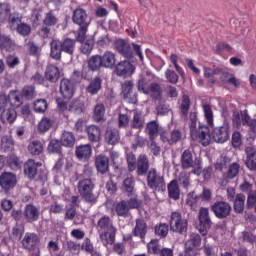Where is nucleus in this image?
Returning a JSON list of instances; mask_svg holds the SVG:
<instances>
[{"label":"nucleus","instance_id":"nucleus-9","mask_svg":"<svg viewBox=\"0 0 256 256\" xmlns=\"http://www.w3.org/2000/svg\"><path fill=\"white\" fill-rule=\"evenodd\" d=\"M231 134V125L227 120L224 121L222 126L216 127L212 131V139L216 143H225L229 141V135Z\"/></svg>","mask_w":256,"mask_h":256},{"label":"nucleus","instance_id":"nucleus-31","mask_svg":"<svg viewBox=\"0 0 256 256\" xmlns=\"http://www.w3.org/2000/svg\"><path fill=\"white\" fill-rule=\"evenodd\" d=\"M145 133L149 136L150 141H155L159 136V123L152 120L146 124Z\"/></svg>","mask_w":256,"mask_h":256},{"label":"nucleus","instance_id":"nucleus-39","mask_svg":"<svg viewBox=\"0 0 256 256\" xmlns=\"http://www.w3.org/2000/svg\"><path fill=\"white\" fill-rule=\"evenodd\" d=\"M220 81L222 83H228L229 85H233L234 87H239L241 83H239V80L235 77V74L230 72H222Z\"/></svg>","mask_w":256,"mask_h":256},{"label":"nucleus","instance_id":"nucleus-7","mask_svg":"<svg viewBox=\"0 0 256 256\" xmlns=\"http://www.w3.org/2000/svg\"><path fill=\"white\" fill-rule=\"evenodd\" d=\"M147 175V185L149 189H152L153 191H165L167 189L165 185V178L157 172V169L151 168Z\"/></svg>","mask_w":256,"mask_h":256},{"label":"nucleus","instance_id":"nucleus-23","mask_svg":"<svg viewBox=\"0 0 256 256\" xmlns=\"http://www.w3.org/2000/svg\"><path fill=\"white\" fill-rule=\"evenodd\" d=\"M95 167L96 171L101 175H105L109 171V157L105 154H99L95 156Z\"/></svg>","mask_w":256,"mask_h":256},{"label":"nucleus","instance_id":"nucleus-21","mask_svg":"<svg viewBox=\"0 0 256 256\" xmlns=\"http://www.w3.org/2000/svg\"><path fill=\"white\" fill-rule=\"evenodd\" d=\"M155 79V75L149 71L145 73L140 79L138 80V91L144 93V95H149V83Z\"/></svg>","mask_w":256,"mask_h":256},{"label":"nucleus","instance_id":"nucleus-63","mask_svg":"<svg viewBox=\"0 0 256 256\" xmlns=\"http://www.w3.org/2000/svg\"><path fill=\"white\" fill-rule=\"evenodd\" d=\"M48 151L50 153L61 154V142H59V140L56 139L51 140L48 145Z\"/></svg>","mask_w":256,"mask_h":256},{"label":"nucleus","instance_id":"nucleus-47","mask_svg":"<svg viewBox=\"0 0 256 256\" xmlns=\"http://www.w3.org/2000/svg\"><path fill=\"white\" fill-rule=\"evenodd\" d=\"M122 189L124 193H127L128 195H133L135 191V178L133 177H127L123 181Z\"/></svg>","mask_w":256,"mask_h":256},{"label":"nucleus","instance_id":"nucleus-61","mask_svg":"<svg viewBox=\"0 0 256 256\" xmlns=\"http://www.w3.org/2000/svg\"><path fill=\"white\" fill-rule=\"evenodd\" d=\"M0 47L1 49H5L6 51H9V49L13 47V41L9 36L2 35L0 36Z\"/></svg>","mask_w":256,"mask_h":256},{"label":"nucleus","instance_id":"nucleus-36","mask_svg":"<svg viewBox=\"0 0 256 256\" xmlns=\"http://www.w3.org/2000/svg\"><path fill=\"white\" fill-rule=\"evenodd\" d=\"M241 121L242 125H244L245 127H250L251 131L255 133L256 119H251V116H249V112H247V110L241 111Z\"/></svg>","mask_w":256,"mask_h":256},{"label":"nucleus","instance_id":"nucleus-25","mask_svg":"<svg viewBox=\"0 0 256 256\" xmlns=\"http://www.w3.org/2000/svg\"><path fill=\"white\" fill-rule=\"evenodd\" d=\"M104 139L108 145H117L121 141V135L117 128L108 126L105 131Z\"/></svg>","mask_w":256,"mask_h":256},{"label":"nucleus","instance_id":"nucleus-22","mask_svg":"<svg viewBox=\"0 0 256 256\" xmlns=\"http://www.w3.org/2000/svg\"><path fill=\"white\" fill-rule=\"evenodd\" d=\"M75 155L79 161H89L91 159V155H93V149L91 145L84 144L76 147Z\"/></svg>","mask_w":256,"mask_h":256},{"label":"nucleus","instance_id":"nucleus-33","mask_svg":"<svg viewBox=\"0 0 256 256\" xmlns=\"http://www.w3.org/2000/svg\"><path fill=\"white\" fill-rule=\"evenodd\" d=\"M102 67H105L106 69H113L115 67V64L117 63V58L115 56V53L111 51H106L102 56Z\"/></svg>","mask_w":256,"mask_h":256},{"label":"nucleus","instance_id":"nucleus-59","mask_svg":"<svg viewBox=\"0 0 256 256\" xmlns=\"http://www.w3.org/2000/svg\"><path fill=\"white\" fill-rule=\"evenodd\" d=\"M246 153V165H249V161H253L256 158V147L255 146H247L245 148Z\"/></svg>","mask_w":256,"mask_h":256},{"label":"nucleus","instance_id":"nucleus-42","mask_svg":"<svg viewBox=\"0 0 256 256\" xmlns=\"http://www.w3.org/2000/svg\"><path fill=\"white\" fill-rule=\"evenodd\" d=\"M88 67L91 71H99L103 67L101 55H94L88 61Z\"/></svg>","mask_w":256,"mask_h":256},{"label":"nucleus","instance_id":"nucleus-44","mask_svg":"<svg viewBox=\"0 0 256 256\" xmlns=\"http://www.w3.org/2000/svg\"><path fill=\"white\" fill-rule=\"evenodd\" d=\"M75 43L76 41L71 38H66L61 42L62 51L68 55H73L75 53Z\"/></svg>","mask_w":256,"mask_h":256},{"label":"nucleus","instance_id":"nucleus-51","mask_svg":"<svg viewBox=\"0 0 256 256\" xmlns=\"http://www.w3.org/2000/svg\"><path fill=\"white\" fill-rule=\"evenodd\" d=\"M127 161V169L129 173H133L137 169V157L133 154V152L126 154Z\"/></svg>","mask_w":256,"mask_h":256},{"label":"nucleus","instance_id":"nucleus-53","mask_svg":"<svg viewBox=\"0 0 256 256\" xmlns=\"http://www.w3.org/2000/svg\"><path fill=\"white\" fill-rule=\"evenodd\" d=\"M28 151L31 155H41L43 153V144L39 141H33L28 145Z\"/></svg>","mask_w":256,"mask_h":256},{"label":"nucleus","instance_id":"nucleus-13","mask_svg":"<svg viewBox=\"0 0 256 256\" xmlns=\"http://www.w3.org/2000/svg\"><path fill=\"white\" fill-rule=\"evenodd\" d=\"M241 169V165L239 163H232L228 170L222 175V179L220 181L221 187H227L235 177L239 175V170Z\"/></svg>","mask_w":256,"mask_h":256},{"label":"nucleus","instance_id":"nucleus-41","mask_svg":"<svg viewBox=\"0 0 256 256\" xmlns=\"http://www.w3.org/2000/svg\"><path fill=\"white\" fill-rule=\"evenodd\" d=\"M1 144L2 149H4L5 153H12V151H15V140H13V137H2Z\"/></svg>","mask_w":256,"mask_h":256},{"label":"nucleus","instance_id":"nucleus-26","mask_svg":"<svg viewBox=\"0 0 256 256\" xmlns=\"http://www.w3.org/2000/svg\"><path fill=\"white\" fill-rule=\"evenodd\" d=\"M147 231H149V227L147 226V222L144 219H136V225L132 231L134 237H139L142 241L145 239L147 235Z\"/></svg>","mask_w":256,"mask_h":256},{"label":"nucleus","instance_id":"nucleus-16","mask_svg":"<svg viewBox=\"0 0 256 256\" xmlns=\"http://www.w3.org/2000/svg\"><path fill=\"white\" fill-rule=\"evenodd\" d=\"M149 173V157L146 154H140L137 158L136 174L138 177H145Z\"/></svg>","mask_w":256,"mask_h":256},{"label":"nucleus","instance_id":"nucleus-20","mask_svg":"<svg viewBox=\"0 0 256 256\" xmlns=\"http://www.w3.org/2000/svg\"><path fill=\"white\" fill-rule=\"evenodd\" d=\"M60 93L64 99H72L75 95V86L69 79H62L60 82Z\"/></svg>","mask_w":256,"mask_h":256},{"label":"nucleus","instance_id":"nucleus-52","mask_svg":"<svg viewBox=\"0 0 256 256\" xmlns=\"http://www.w3.org/2000/svg\"><path fill=\"white\" fill-rule=\"evenodd\" d=\"M128 197L130 198L126 202L129 209H139V207H141L142 202L139 199V196H137V194L135 193L128 194Z\"/></svg>","mask_w":256,"mask_h":256},{"label":"nucleus","instance_id":"nucleus-30","mask_svg":"<svg viewBox=\"0 0 256 256\" xmlns=\"http://www.w3.org/2000/svg\"><path fill=\"white\" fill-rule=\"evenodd\" d=\"M88 140L91 143H99L101 141V128L97 125H89L86 128Z\"/></svg>","mask_w":256,"mask_h":256},{"label":"nucleus","instance_id":"nucleus-57","mask_svg":"<svg viewBox=\"0 0 256 256\" xmlns=\"http://www.w3.org/2000/svg\"><path fill=\"white\" fill-rule=\"evenodd\" d=\"M11 15V7L7 3H0V19L5 21Z\"/></svg>","mask_w":256,"mask_h":256},{"label":"nucleus","instance_id":"nucleus-62","mask_svg":"<svg viewBox=\"0 0 256 256\" xmlns=\"http://www.w3.org/2000/svg\"><path fill=\"white\" fill-rule=\"evenodd\" d=\"M242 144L243 139L241 138V132L234 131L232 134V147H234V149H239Z\"/></svg>","mask_w":256,"mask_h":256},{"label":"nucleus","instance_id":"nucleus-35","mask_svg":"<svg viewBox=\"0 0 256 256\" xmlns=\"http://www.w3.org/2000/svg\"><path fill=\"white\" fill-rule=\"evenodd\" d=\"M246 197L245 194L243 193H239L236 195L234 201V211L235 213H243V211H245V201H246Z\"/></svg>","mask_w":256,"mask_h":256},{"label":"nucleus","instance_id":"nucleus-12","mask_svg":"<svg viewBox=\"0 0 256 256\" xmlns=\"http://www.w3.org/2000/svg\"><path fill=\"white\" fill-rule=\"evenodd\" d=\"M199 231L202 235H207V232L211 229V217L209 216V208L201 207L199 210Z\"/></svg>","mask_w":256,"mask_h":256},{"label":"nucleus","instance_id":"nucleus-11","mask_svg":"<svg viewBox=\"0 0 256 256\" xmlns=\"http://www.w3.org/2000/svg\"><path fill=\"white\" fill-rule=\"evenodd\" d=\"M0 187L5 193H9L17 187V174L12 172H3L0 175Z\"/></svg>","mask_w":256,"mask_h":256},{"label":"nucleus","instance_id":"nucleus-50","mask_svg":"<svg viewBox=\"0 0 256 256\" xmlns=\"http://www.w3.org/2000/svg\"><path fill=\"white\" fill-rule=\"evenodd\" d=\"M21 164V160L15 154L10 155L7 159V165L13 171H19V169H21Z\"/></svg>","mask_w":256,"mask_h":256},{"label":"nucleus","instance_id":"nucleus-49","mask_svg":"<svg viewBox=\"0 0 256 256\" xmlns=\"http://www.w3.org/2000/svg\"><path fill=\"white\" fill-rule=\"evenodd\" d=\"M202 109H203L204 117L207 121V124L209 125V127H213V125H214V123H213V119H214L213 108L209 104H203Z\"/></svg>","mask_w":256,"mask_h":256},{"label":"nucleus","instance_id":"nucleus-18","mask_svg":"<svg viewBox=\"0 0 256 256\" xmlns=\"http://www.w3.org/2000/svg\"><path fill=\"white\" fill-rule=\"evenodd\" d=\"M114 47L120 55L125 57V59H133V48H131V45L129 43L125 42L124 40H116L114 43Z\"/></svg>","mask_w":256,"mask_h":256},{"label":"nucleus","instance_id":"nucleus-6","mask_svg":"<svg viewBox=\"0 0 256 256\" xmlns=\"http://www.w3.org/2000/svg\"><path fill=\"white\" fill-rule=\"evenodd\" d=\"M169 225L170 230H172L173 233L185 235V233H187V228L189 227V221L183 218L181 212H172Z\"/></svg>","mask_w":256,"mask_h":256},{"label":"nucleus","instance_id":"nucleus-3","mask_svg":"<svg viewBox=\"0 0 256 256\" xmlns=\"http://www.w3.org/2000/svg\"><path fill=\"white\" fill-rule=\"evenodd\" d=\"M72 21L75 25L79 26L77 41L83 43V41H85V37H87L89 25H91V18H89L87 10L81 7L76 8L72 14Z\"/></svg>","mask_w":256,"mask_h":256},{"label":"nucleus","instance_id":"nucleus-28","mask_svg":"<svg viewBox=\"0 0 256 256\" xmlns=\"http://www.w3.org/2000/svg\"><path fill=\"white\" fill-rule=\"evenodd\" d=\"M181 131L179 130H173L170 135H168L167 133L163 132L160 135V139L162 142L164 143H168V145H176V143H179V141H181Z\"/></svg>","mask_w":256,"mask_h":256},{"label":"nucleus","instance_id":"nucleus-29","mask_svg":"<svg viewBox=\"0 0 256 256\" xmlns=\"http://www.w3.org/2000/svg\"><path fill=\"white\" fill-rule=\"evenodd\" d=\"M61 77V72L59 68L53 64H50L46 67L45 79L50 81V83H57Z\"/></svg>","mask_w":256,"mask_h":256},{"label":"nucleus","instance_id":"nucleus-10","mask_svg":"<svg viewBox=\"0 0 256 256\" xmlns=\"http://www.w3.org/2000/svg\"><path fill=\"white\" fill-rule=\"evenodd\" d=\"M210 209L217 219H227L232 211L231 204L226 201H216Z\"/></svg>","mask_w":256,"mask_h":256},{"label":"nucleus","instance_id":"nucleus-48","mask_svg":"<svg viewBox=\"0 0 256 256\" xmlns=\"http://www.w3.org/2000/svg\"><path fill=\"white\" fill-rule=\"evenodd\" d=\"M130 210L131 209L129 208V206L125 200H121L116 205V213H117L118 217H127V215H129Z\"/></svg>","mask_w":256,"mask_h":256},{"label":"nucleus","instance_id":"nucleus-14","mask_svg":"<svg viewBox=\"0 0 256 256\" xmlns=\"http://www.w3.org/2000/svg\"><path fill=\"white\" fill-rule=\"evenodd\" d=\"M41 217V211L39 207L34 204H27L23 210V218L26 223H37Z\"/></svg>","mask_w":256,"mask_h":256},{"label":"nucleus","instance_id":"nucleus-17","mask_svg":"<svg viewBox=\"0 0 256 256\" xmlns=\"http://www.w3.org/2000/svg\"><path fill=\"white\" fill-rule=\"evenodd\" d=\"M37 245H39V236L35 233L27 232L22 239V247H24L26 251H35Z\"/></svg>","mask_w":256,"mask_h":256},{"label":"nucleus","instance_id":"nucleus-19","mask_svg":"<svg viewBox=\"0 0 256 256\" xmlns=\"http://www.w3.org/2000/svg\"><path fill=\"white\" fill-rule=\"evenodd\" d=\"M0 121L3 125H13L17 121V110L14 108L2 109L0 112Z\"/></svg>","mask_w":256,"mask_h":256},{"label":"nucleus","instance_id":"nucleus-27","mask_svg":"<svg viewBox=\"0 0 256 256\" xmlns=\"http://www.w3.org/2000/svg\"><path fill=\"white\" fill-rule=\"evenodd\" d=\"M63 53V46L61 41L54 39L50 42V57L54 61H61V54Z\"/></svg>","mask_w":256,"mask_h":256},{"label":"nucleus","instance_id":"nucleus-64","mask_svg":"<svg viewBox=\"0 0 256 256\" xmlns=\"http://www.w3.org/2000/svg\"><path fill=\"white\" fill-rule=\"evenodd\" d=\"M199 199H201V197L198 196L195 193V191H192L187 195L186 204L189 205V207H195L197 205V201H199Z\"/></svg>","mask_w":256,"mask_h":256},{"label":"nucleus","instance_id":"nucleus-8","mask_svg":"<svg viewBox=\"0 0 256 256\" xmlns=\"http://www.w3.org/2000/svg\"><path fill=\"white\" fill-rule=\"evenodd\" d=\"M201 247V235L197 233H191L189 239L185 243V256H197L199 252L197 249Z\"/></svg>","mask_w":256,"mask_h":256},{"label":"nucleus","instance_id":"nucleus-5","mask_svg":"<svg viewBox=\"0 0 256 256\" xmlns=\"http://www.w3.org/2000/svg\"><path fill=\"white\" fill-rule=\"evenodd\" d=\"M181 167L183 169H192L193 175H201L203 166H201V160L193 159V153L190 150H184L180 158Z\"/></svg>","mask_w":256,"mask_h":256},{"label":"nucleus","instance_id":"nucleus-60","mask_svg":"<svg viewBox=\"0 0 256 256\" xmlns=\"http://www.w3.org/2000/svg\"><path fill=\"white\" fill-rule=\"evenodd\" d=\"M155 233L158 237H165L169 233V225L159 224L155 226Z\"/></svg>","mask_w":256,"mask_h":256},{"label":"nucleus","instance_id":"nucleus-55","mask_svg":"<svg viewBox=\"0 0 256 256\" xmlns=\"http://www.w3.org/2000/svg\"><path fill=\"white\" fill-rule=\"evenodd\" d=\"M51 127H53V121L47 117L42 118L38 124V130L40 133H47Z\"/></svg>","mask_w":256,"mask_h":256},{"label":"nucleus","instance_id":"nucleus-15","mask_svg":"<svg viewBox=\"0 0 256 256\" xmlns=\"http://www.w3.org/2000/svg\"><path fill=\"white\" fill-rule=\"evenodd\" d=\"M114 71L118 77H131L135 73V65L127 60H123L116 64Z\"/></svg>","mask_w":256,"mask_h":256},{"label":"nucleus","instance_id":"nucleus-4","mask_svg":"<svg viewBox=\"0 0 256 256\" xmlns=\"http://www.w3.org/2000/svg\"><path fill=\"white\" fill-rule=\"evenodd\" d=\"M93 189H95V182L91 178H84L78 182V193L83 201L89 205H95L97 203L98 196L93 193Z\"/></svg>","mask_w":256,"mask_h":256},{"label":"nucleus","instance_id":"nucleus-24","mask_svg":"<svg viewBox=\"0 0 256 256\" xmlns=\"http://www.w3.org/2000/svg\"><path fill=\"white\" fill-rule=\"evenodd\" d=\"M38 167H41V163L35 162L33 159H28L24 163V175L28 177V179H35L37 177Z\"/></svg>","mask_w":256,"mask_h":256},{"label":"nucleus","instance_id":"nucleus-40","mask_svg":"<svg viewBox=\"0 0 256 256\" xmlns=\"http://www.w3.org/2000/svg\"><path fill=\"white\" fill-rule=\"evenodd\" d=\"M60 143L63 145V147H74L75 135L72 132H63L60 138Z\"/></svg>","mask_w":256,"mask_h":256},{"label":"nucleus","instance_id":"nucleus-58","mask_svg":"<svg viewBox=\"0 0 256 256\" xmlns=\"http://www.w3.org/2000/svg\"><path fill=\"white\" fill-rule=\"evenodd\" d=\"M148 253H151L152 255H158V253H161L159 240H152L148 243Z\"/></svg>","mask_w":256,"mask_h":256},{"label":"nucleus","instance_id":"nucleus-2","mask_svg":"<svg viewBox=\"0 0 256 256\" xmlns=\"http://www.w3.org/2000/svg\"><path fill=\"white\" fill-rule=\"evenodd\" d=\"M98 231L100 233V241H102L104 247L113 245L115 243V237L117 235V228L113 225L111 217L104 215L97 222Z\"/></svg>","mask_w":256,"mask_h":256},{"label":"nucleus","instance_id":"nucleus-45","mask_svg":"<svg viewBox=\"0 0 256 256\" xmlns=\"http://www.w3.org/2000/svg\"><path fill=\"white\" fill-rule=\"evenodd\" d=\"M177 182L181 187H183V189H189L191 185V174L185 171L180 172Z\"/></svg>","mask_w":256,"mask_h":256},{"label":"nucleus","instance_id":"nucleus-46","mask_svg":"<svg viewBox=\"0 0 256 256\" xmlns=\"http://www.w3.org/2000/svg\"><path fill=\"white\" fill-rule=\"evenodd\" d=\"M43 23L46 25V27H55V25L59 23V18H57V15H55L53 10H50L48 13H46Z\"/></svg>","mask_w":256,"mask_h":256},{"label":"nucleus","instance_id":"nucleus-1","mask_svg":"<svg viewBox=\"0 0 256 256\" xmlns=\"http://www.w3.org/2000/svg\"><path fill=\"white\" fill-rule=\"evenodd\" d=\"M191 109V99L184 95L182 97V102L180 104V113L181 119L184 121H188L190 135L194 141H198L203 145V147H207L209 143H211V134L209 133V128L207 126H199L197 129V112H190ZM189 115V118H187Z\"/></svg>","mask_w":256,"mask_h":256},{"label":"nucleus","instance_id":"nucleus-54","mask_svg":"<svg viewBox=\"0 0 256 256\" xmlns=\"http://www.w3.org/2000/svg\"><path fill=\"white\" fill-rule=\"evenodd\" d=\"M49 107L46 99H37L34 102V111L35 113H45Z\"/></svg>","mask_w":256,"mask_h":256},{"label":"nucleus","instance_id":"nucleus-34","mask_svg":"<svg viewBox=\"0 0 256 256\" xmlns=\"http://www.w3.org/2000/svg\"><path fill=\"white\" fill-rule=\"evenodd\" d=\"M168 195L170 199H173L174 201H179L181 197V190L179 189V182H177V180H172L168 184Z\"/></svg>","mask_w":256,"mask_h":256},{"label":"nucleus","instance_id":"nucleus-32","mask_svg":"<svg viewBox=\"0 0 256 256\" xmlns=\"http://www.w3.org/2000/svg\"><path fill=\"white\" fill-rule=\"evenodd\" d=\"M145 125V119H143V116L141 115V112L135 110L132 120L130 121V128L136 129L138 133H141L143 130V127Z\"/></svg>","mask_w":256,"mask_h":256},{"label":"nucleus","instance_id":"nucleus-37","mask_svg":"<svg viewBox=\"0 0 256 256\" xmlns=\"http://www.w3.org/2000/svg\"><path fill=\"white\" fill-rule=\"evenodd\" d=\"M102 84L103 80H101L99 77H96L87 86L86 91L90 93V95H97V93L101 91Z\"/></svg>","mask_w":256,"mask_h":256},{"label":"nucleus","instance_id":"nucleus-43","mask_svg":"<svg viewBox=\"0 0 256 256\" xmlns=\"http://www.w3.org/2000/svg\"><path fill=\"white\" fill-rule=\"evenodd\" d=\"M105 117V105L98 103L94 107L93 119L96 123H101Z\"/></svg>","mask_w":256,"mask_h":256},{"label":"nucleus","instance_id":"nucleus-38","mask_svg":"<svg viewBox=\"0 0 256 256\" xmlns=\"http://www.w3.org/2000/svg\"><path fill=\"white\" fill-rule=\"evenodd\" d=\"M68 111H70L71 113H75L76 115H80V113H83V111H85V103L79 99L73 100L68 105Z\"/></svg>","mask_w":256,"mask_h":256},{"label":"nucleus","instance_id":"nucleus-56","mask_svg":"<svg viewBox=\"0 0 256 256\" xmlns=\"http://www.w3.org/2000/svg\"><path fill=\"white\" fill-rule=\"evenodd\" d=\"M16 31L22 37H29L31 35V26L27 23H20L17 25Z\"/></svg>","mask_w":256,"mask_h":256}]
</instances>
